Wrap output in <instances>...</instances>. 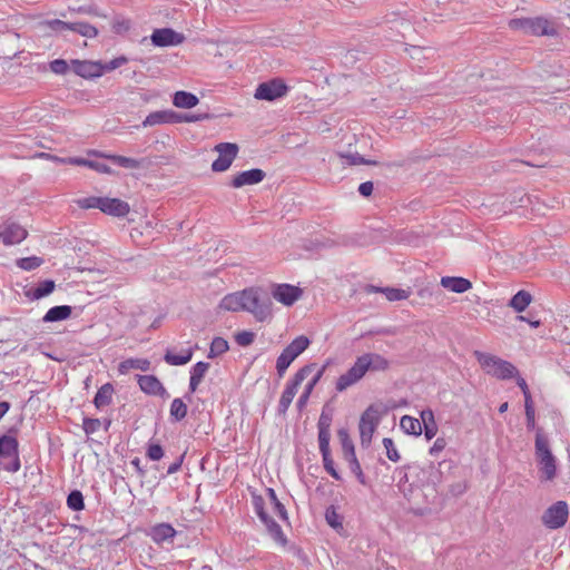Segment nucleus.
<instances>
[{
	"label": "nucleus",
	"instance_id": "f257e3e1",
	"mask_svg": "<svg viewBox=\"0 0 570 570\" xmlns=\"http://www.w3.org/2000/svg\"><path fill=\"white\" fill-rule=\"evenodd\" d=\"M534 458L538 465L539 480L541 482L553 481L558 474L557 458L551 451L549 438L541 428L535 433Z\"/></svg>",
	"mask_w": 570,
	"mask_h": 570
},
{
	"label": "nucleus",
	"instance_id": "f03ea898",
	"mask_svg": "<svg viewBox=\"0 0 570 570\" xmlns=\"http://www.w3.org/2000/svg\"><path fill=\"white\" fill-rule=\"evenodd\" d=\"M243 311L249 312L254 317L264 322L272 316V301L259 288L249 287L240 292Z\"/></svg>",
	"mask_w": 570,
	"mask_h": 570
},
{
	"label": "nucleus",
	"instance_id": "7ed1b4c3",
	"mask_svg": "<svg viewBox=\"0 0 570 570\" xmlns=\"http://www.w3.org/2000/svg\"><path fill=\"white\" fill-rule=\"evenodd\" d=\"M474 356L481 367L487 372V374L492 375L499 380H509L515 377L519 374L518 368L512 363L498 356L480 351H475Z\"/></svg>",
	"mask_w": 570,
	"mask_h": 570
},
{
	"label": "nucleus",
	"instance_id": "20e7f679",
	"mask_svg": "<svg viewBox=\"0 0 570 570\" xmlns=\"http://www.w3.org/2000/svg\"><path fill=\"white\" fill-rule=\"evenodd\" d=\"M511 30H519L532 36H553L556 29L551 22L543 17L513 18L508 23Z\"/></svg>",
	"mask_w": 570,
	"mask_h": 570
},
{
	"label": "nucleus",
	"instance_id": "39448f33",
	"mask_svg": "<svg viewBox=\"0 0 570 570\" xmlns=\"http://www.w3.org/2000/svg\"><path fill=\"white\" fill-rule=\"evenodd\" d=\"M311 344V341L305 335H299L294 338L279 354L276 360V371L282 377L292 362L298 357Z\"/></svg>",
	"mask_w": 570,
	"mask_h": 570
},
{
	"label": "nucleus",
	"instance_id": "423d86ee",
	"mask_svg": "<svg viewBox=\"0 0 570 570\" xmlns=\"http://www.w3.org/2000/svg\"><path fill=\"white\" fill-rule=\"evenodd\" d=\"M315 367H316V364L311 363V364L303 366L295 373L294 377L292 379L291 382L287 383L285 390L283 391V393L281 395L278 406H277L278 414L284 415L287 412L294 396L297 393L298 386L314 371Z\"/></svg>",
	"mask_w": 570,
	"mask_h": 570
},
{
	"label": "nucleus",
	"instance_id": "0eeeda50",
	"mask_svg": "<svg viewBox=\"0 0 570 570\" xmlns=\"http://www.w3.org/2000/svg\"><path fill=\"white\" fill-rule=\"evenodd\" d=\"M568 517V503L566 501H557L543 512L541 521L548 529L556 530L566 524Z\"/></svg>",
	"mask_w": 570,
	"mask_h": 570
},
{
	"label": "nucleus",
	"instance_id": "6e6552de",
	"mask_svg": "<svg viewBox=\"0 0 570 570\" xmlns=\"http://www.w3.org/2000/svg\"><path fill=\"white\" fill-rule=\"evenodd\" d=\"M287 91L288 87L286 83L282 79L275 78L259 83L255 90L254 97L257 100L274 101L284 97Z\"/></svg>",
	"mask_w": 570,
	"mask_h": 570
},
{
	"label": "nucleus",
	"instance_id": "1a4fd4ad",
	"mask_svg": "<svg viewBox=\"0 0 570 570\" xmlns=\"http://www.w3.org/2000/svg\"><path fill=\"white\" fill-rule=\"evenodd\" d=\"M215 151L219 155L212 164V170L215 173L226 171L233 164L238 154V146L233 142H220L215 146Z\"/></svg>",
	"mask_w": 570,
	"mask_h": 570
},
{
	"label": "nucleus",
	"instance_id": "9d476101",
	"mask_svg": "<svg viewBox=\"0 0 570 570\" xmlns=\"http://www.w3.org/2000/svg\"><path fill=\"white\" fill-rule=\"evenodd\" d=\"M377 423V410L373 405H370L362 413L358 424L362 446H368L371 444Z\"/></svg>",
	"mask_w": 570,
	"mask_h": 570
},
{
	"label": "nucleus",
	"instance_id": "9b49d317",
	"mask_svg": "<svg viewBox=\"0 0 570 570\" xmlns=\"http://www.w3.org/2000/svg\"><path fill=\"white\" fill-rule=\"evenodd\" d=\"M253 507L261 519V521L266 525L269 534L275 539L279 540L283 538V531L278 523H276L273 518H271L265 511V501L261 495L253 497Z\"/></svg>",
	"mask_w": 570,
	"mask_h": 570
},
{
	"label": "nucleus",
	"instance_id": "f8f14e48",
	"mask_svg": "<svg viewBox=\"0 0 570 570\" xmlns=\"http://www.w3.org/2000/svg\"><path fill=\"white\" fill-rule=\"evenodd\" d=\"M151 42L156 47L178 46L185 41V36L171 28L155 29L150 36Z\"/></svg>",
	"mask_w": 570,
	"mask_h": 570
},
{
	"label": "nucleus",
	"instance_id": "ddd939ff",
	"mask_svg": "<svg viewBox=\"0 0 570 570\" xmlns=\"http://www.w3.org/2000/svg\"><path fill=\"white\" fill-rule=\"evenodd\" d=\"M18 445L16 438L7 434L0 436V458L2 460H7V458L14 459L13 463L9 466V472H17L20 469Z\"/></svg>",
	"mask_w": 570,
	"mask_h": 570
},
{
	"label": "nucleus",
	"instance_id": "4468645a",
	"mask_svg": "<svg viewBox=\"0 0 570 570\" xmlns=\"http://www.w3.org/2000/svg\"><path fill=\"white\" fill-rule=\"evenodd\" d=\"M365 373L366 371L364 370L363 361H361L358 356L353 366L337 379L336 390L338 392L345 391L347 387L358 382Z\"/></svg>",
	"mask_w": 570,
	"mask_h": 570
},
{
	"label": "nucleus",
	"instance_id": "2eb2a0df",
	"mask_svg": "<svg viewBox=\"0 0 570 570\" xmlns=\"http://www.w3.org/2000/svg\"><path fill=\"white\" fill-rule=\"evenodd\" d=\"M273 297L285 306L293 305L302 295V289L289 284H278L273 286Z\"/></svg>",
	"mask_w": 570,
	"mask_h": 570
},
{
	"label": "nucleus",
	"instance_id": "dca6fc26",
	"mask_svg": "<svg viewBox=\"0 0 570 570\" xmlns=\"http://www.w3.org/2000/svg\"><path fill=\"white\" fill-rule=\"evenodd\" d=\"M266 174L264 170L259 168H253L236 174L230 181V186L234 188H242L244 186L259 184L264 180Z\"/></svg>",
	"mask_w": 570,
	"mask_h": 570
},
{
	"label": "nucleus",
	"instance_id": "f3484780",
	"mask_svg": "<svg viewBox=\"0 0 570 570\" xmlns=\"http://www.w3.org/2000/svg\"><path fill=\"white\" fill-rule=\"evenodd\" d=\"M138 384L142 392L149 395H157L163 399L169 397L167 390L155 375H137Z\"/></svg>",
	"mask_w": 570,
	"mask_h": 570
},
{
	"label": "nucleus",
	"instance_id": "a211bd4d",
	"mask_svg": "<svg viewBox=\"0 0 570 570\" xmlns=\"http://www.w3.org/2000/svg\"><path fill=\"white\" fill-rule=\"evenodd\" d=\"M27 235V230L16 223H9L0 227V239L4 245L19 244Z\"/></svg>",
	"mask_w": 570,
	"mask_h": 570
},
{
	"label": "nucleus",
	"instance_id": "6ab92c4d",
	"mask_svg": "<svg viewBox=\"0 0 570 570\" xmlns=\"http://www.w3.org/2000/svg\"><path fill=\"white\" fill-rule=\"evenodd\" d=\"M73 72L82 78L100 77L104 73V67L100 62L87 60H71Z\"/></svg>",
	"mask_w": 570,
	"mask_h": 570
},
{
	"label": "nucleus",
	"instance_id": "aec40b11",
	"mask_svg": "<svg viewBox=\"0 0 570 570\" xmlns=\"http://www.w3.org/2000/svg\"><path fill=\"white\" fill-rule=\"evenodd\" d=\"M100 210L115 217H125L129 214L130 206L119 198L102 197Z\"/></svg>",
	"mask_w": 570,
	"mask_h": 570
},
{
	"label": "nucleus",
	"instance_id": "412c9836",
	"mask_svg": "<svg viewBox=\"0 0 570 570\" xmlns=\"http://www.w3.org/2000/svg\"><path fill=\"white\" fill-rule=\"evenodd\" d=\"M176 530L169 523H158L150 529L149 535L154 542L161 544L171 541L176 535Z\"/></svg>",
	"mask_w": 570,
	"mask_h": 570
},
{
	"label": "nucleus",
	"instance_id": "4be33fe9",
	"mask_svg": "<svg viewBox=\"0 0 570 570\" xmlns=\"http://www.w3.org/2000/svg\"><path fill=\"white\" fill-rule=\"evenodd\" d=\"M363 361L364 370L367 371H384L389 367V361L376 353H365L360 356Z\"/></svg>",
	"mask_w": 570,
	"mask_h": 570
},
{
	"label": "nucleus",
	"instance_id": "5701e85b",
	"mask_svg": "<svg viewBox=\"0 0 570 570\" xmlns=\"http://www.w3.org/2000/svg\"><path fill=\"white\" fill-rule=\"evenodd\" d=\"M441 285L454 293L461 294L472 287V283L463 277L444 276L441 278Z\"/></svg>",
	"mask_w": 570,
	"mask_h": 570
},
{
	"label": "nucleus",
	"instance_id": "b1692460",
	"mask_svg": "<svg viewBox=\"0 0 570 570\" xmlns=\"http://www.w3.org/2000/svg\"><path fill=\"white\" fill-rule=\"evenodd\" d=\"M72 307L69 305H58L48 309L42 317L43 323H53L68 320L71 316Z\"/></svg>",
	"mask_w": 570,
	"mask_h": 570
},
{
	"label": "nucleus",
	"instance_id": "393cba45",
	"mask_svg": "<svg viewBox=\"0 0 570 570\" xmlns=\"http://www.w3.org/2000/svg\"><path fill=\"white\" fill-rule=\"evenodd\" d=\"M209 363L206 362H197L190 370V379H189V392L194 393L203 379L205 377L207 371L209 370Z\"/></svg>",
	"mask_w": 570,
	"mask_h": 570
},
{
	"label": "nucleus",
	"instance_id": "a878e982",
	"mask_svg": "<svg viewBox=\"0 0 570 570\" xmlns=\"http://www.w3.org/2000/svg\"><path fill=\"white\" fill-rule=\"evenodd\" d=\"M56 284L52 279H45L26 292L30 299H40L50 295L55 291Z\"/></svg>",
	"mask_w": 570,
	"mask_h": 570
},
{
	"label": "nucleus",
	"instance_id": "bb28decb",
	"mask_svg": "<svg viewBox=\"0 0 570 570\" xmlns=\"http://www.w3.org/2000/svg\"><path fill=\"white\" fill-rule=\"evenodd\" d=\"M149 368L150 361L147 358H127L118 364V372L122 375L129 373L130 370L147 372Z\"/></svg>",
	"mask_w": 570,
	"mask_h": 570
},
{
	"label": "nucleus",
	"instance_id": "cd10ccee",
	"mask_svg": "<svg viewBox=\"0 0 570 570\" xmlns=\"http://www.w3.org/2000/svg\"><path fill=\"white\" fill-rule=\"evenodd\" d=\"M332 424V415L330 413H326L325 411L322 412L317 428H318V444H330L331 440V432L330 428Z\"/></svg>",
	"mask_w": 570,
	"mask_h": 570
},
{
	"label": "nucleus",
	"instance_id": "c85d7f7f",
	"mask_svg": "<svg viewBox=\"0 0 570 570\" xmlns=\"http://www.w3.org/2000/svg\"><path fill=\"white\" fill-rule=\"evenodd\" d=\"M199 102L196 95L188 91H176L173 97V104L177 108L190 109Z\"/></svg>",
	"mask_w": 570,
	"mask_h": 570
},
{
	"label": "nucleus",
	"instance_id": "c756f323",
	"mask_svg": "<svg viewBox=\"0 0 570 570\" xmlns=\"http://www.w3.org/2000/svg\"><path fill=\"white\" fill-rule=\"evenodd\" d=\"M422 424L424 426V435L428 440L435 436L438 432V425L434 420V413L431 409H425L421 412Z\"/></svg>",
	"mask_w": 570,
	"mask_h": 570
},
{
	"label": "nucleus",
	"instance_id": "7c9ffc66",
	"mask_svg": "<svg viewBox=\"0 0 570 570\" xmlns=\"http://www.w3.org/2000/svg\"><path fill=\"white\" fill-rule=\"evenodd\" d=\"M114 394V386L110 383L104 384L99 390L97 391L94 404L97 409H101L104 406H107L111 403Z\"/></svg>",
	"mask_w": 570,
	"mask_h": 570
},
{
	"label": "nucleus",
	"instance_id": "2f4dec72",
	"mask_svg": "<svg viewBox=\"0 0 570 570\" xmlns=\"http://www.w3.org/2000/svg\"><path fill=\"white\" fill-rule=\"evenodd\" d=\"M400 428L404 433L410 435L419 436L422 433L421 421L410 415H404L401 417Z\"/></svg>",
	"mask_w": 570,
	"mask_h": 570
},
{
	"label": "nucleus",
	"instance_id": "473e14b6",
	"mask_svg": "<svg viewBox=\"0 0 570 570\" xmlns=\"http://www.w3.org/2000/svg\"><path fill=\"white\" fill-rule=\"evenodd\" d=\"M532 302V296L527 291H519L517 294L512 296L509 302V306L512 307L515 312H523Z\"/></svg>",
	"mask_w": 570,
	"mask_h": 570
},
{
	"label": "nucleus",
	"instance_id": "72a5a7b5",
	"mask_svg": "<svg viewBox=\"0 0 570 570\" xmlns=\"http://www.w3.org/2000/svg\"><path fill=\"white\" fill-rule=\"evenodd\" d=\"M320 451L323 458V464L326 472L333 476L335 480H341V474L334 466V461L331 455L330 444H318Z\"/></svg>",
	"mask_w": 570,
	"mask_h": 570
},
{
	"label": "nucleus",
	"instance_id": "f704fd0d",
	"mask_svg": "<svg viewBox=\"0 0 570 570\" xmlns=\"http://www.w3.org/2000/svg\"><path fill=\"white\" fill-rule=\"evenodd\" d=\"M193 357V350H185L181 354H174L170 350L164 355V361L169 365L180 366L187 364Z\"/></svg>",
	"mask_w": 570,
	"mask_h": 570
},
{
	"label": "nucleus",
	"instance_id": "c9c22d12",
	"mask_svg": "<svg viewBox=\"0 0 570 570\" xmlns=\"http://www.w3.org/2000/svg\"><path fill=\"white\" fill-rule=\"evenodd\" d=\"M219 307L225 311H230V312L243 311L240 292L227 294L220 301Z\"/></svg>",
	"mask_w": 570,
	"mask_h": 570
},
{
	"label": "nucleus",
	"instance_id": "e433bc0d",
	"mask_svg": "<svg viewBox=\"0 0 570 570\" xmlns=\"http://www.w3.org/2000/svg\"><path fill=\"white\" fill-rule=\"evenodd\" d=\"M68 30L86 38H95L98 35V30L96 27L81 21L69 22Z\"/></svg>",
	"mask_w": 570,
	"mask_h": 570
},
{
	"label": "nucleus",
	"instance_id": "4c0bfd02",
	"mask_svg": "<svg viewBox=\"0 0 570 570\" xmlns=\"http://www.w3.org/2000/svg\"><path fill=\"white\" fill-rule=\"evenodd\" d=\"M106 158L109 159L114 165H117V166H120L124 168L138 169L142 166L141 160L126 157V156L108 155V156H106Z\"/></svg>",
	"mask_w": 570,
	"mask_h": 570
},
{
	"label": "nucleus",
	"instance_id": "58836bf2",
	"mask_svg": "<svg viewBox=\"0 0 570 570\" xmlns=\"http://www.w3.org/2000/svg\"><path fill=\"white\" fill-rule=\"evenodd\" d=\"M337 436L342 445L343 458L346 459L348 456L355 455L354 443L350 438L348 431L346 429H340L337 431Z\"/></svg>",
	"mask_w": 570,
	"mask_h": 570
},
{
	"label": "nucleus",
	"instance_id": "ea45409f",
	"mask_svg": "<svg viewBox=\"0 0 570 570\" xmlns=\"http://www.w3.org/2000/svg\"><path fill=\"white\" fill-rule=\"evenodd\" d=\"M338 158L342 160V164H347L350 166L355 165H375L376 161L374 160H367L363 156H361L357 153H337Z\"/></svg>",
	"mask_w": 570,
	"mask_h": 570
},
{
	"label": "nucleus",
	"instance_id": "a19ab883",
	"mask_svg": "<svg viewBox=\"0 0 570 570\" xmlns=\"http://www.w3.org/2000/svg\"><path fill=\"white\" fill-rule=\"evenodd\" d=\"M187 415V405L186 403L177 397L174 399L170 404V416L174 421L179 422L184 420Z\"/></svg>",
	"mask_w": 570,
	"mask_h": 570
},
{
	"label": "nucleus",
	"instance_id": "79ce46f5",
	"mask_svg": "<svg viewBox=\"0 0 570 570\" xmlns=\"http://www.w3.org/2000/svg\"><path fill=\"white\" fill-rule=\"evenodd\" d=\"M228 348H229V345L225 338H223L220 336L214 337L212 341V344H210L208 357L214 358L216 356H219V355L224 354L225 352H227Z\"/></svg>",
	"mask_w": 570,
	"mask_h": 570
},
{
	"label": "nucleus",
	"instance_id": "37998d69",
	"mask_svg": "<svg viewBox=\"0 0 570 570\" xmlns=\"http://www.w3.org/2000/svg\"><path fill=\"white\" fill-rule=\"evenodd\" d=\"M67 505L72 511H81L85 509V500L81 491L72 490L67 497Z\"/></svg>",
	"mask_w": 570,
	"mask_h": 570
},
{
	"label": "nucleus",
	"instance_id": "c03bdc74",
	"mask_svg": "<svg viewBox=\"0 0 570 570\" xmlns=\"http://www.w3.org/2000/svg\"><path fill=\"white\" fill-rule=\"evenodd\" d=\"M325 520L331 528H333L335 530L343 529V523H342L343 518L336 511V508L334 505H331L326 509Z\"/></svg>",
	"mask_w": 570,
	"mask_h": 570
},
{
	"label": "nucleus",
	"instance_id": "a18cd8bd",
	"mask_svg": "<svg viewBox=\"0 0 570 570\" xmlns=\"http://www.w3.org/2000/svg\"><path fill=\"white\" fill-rule=\"evenodd\" d=\"M347 463H348V466H350V470L352 471V473L355 474V476L357 478L358 482L363 485L366 484V479H365V475L362 471V468L360 465V462L356 458V454L355 455H352V456H348L346 459H344Z\"/></svg>",
	"mask_w": 570,
	"mask_h": 570
},
{
	"label": "nucleus",
	"instance_id": "49530a36",
	"mask_svg": "<svg viewBox=\"0 0 570 570\" xmlns=\"http://www.w3.org/2000/svg\"><path fill=\"white\" fill-rule=\"evenodd\" d=\"M42 258L37 256L23 257L17 261V265L24 271H32L42 264Z\"/></svg>",
	"mask_w": 570,
	"mask_h": 570
},
{
	"label": "nucleus",
	"instance_id": "de8ad7c7",
	"mask_svg": "<svg viewBox=\"0 0 570 570\" xmlns=\"http://www.w3.org/2000/svg\"><path fill=\"white\" fill-rule=\"evenodd\" d=\"M165 110H158L150 112L142 121L144 127H151L160 124H165Z\"/></svg>",
	"mask_w": 570,
	"mask_h": 570
},
{
	"label": "nucleus",
	"instance_id": "09e8293b",
	"mask_svg": "<svg viewBox=\"0 0 570 570\" xmlns=\"http://www.w3.org/2000/svg\"><path fill=\"white\" fill-rule=\"evenodd\" d=\"M102 197H85L76 200V204L82 209L98 208L100 209Z\"/></svg>",
	"mask_w": 570,
	"mask_h": 570
},
{
	"label": "nucleus",
	"instance_id": "8fccbe9b",
	"mask_svg": "<svg viewBox=\"0 0 570 570\" xmlns=\"http://www.w3.org/2000/svg\"><path fill=\"white\" fill-rule=\"evenodd\" d=\"M382 293L385 294L386 298L391 302L402 301L407 298V294L404 289L393 288V287H384Z\"/></svg>",
	"mask_w": 570,
	"mask_h": 570
},
{
	"label": "nucleus",
	"instance_id": "3c124183",
	"mask_svg": "<svg viewBox=\"0 0 570 570\" xmlns=\"http://www.w3.org/2000/svg\"><path fill=\"white\" fill-rule=\"evenodd\" d=\"M146 455L151 461H159L164 456V449L158 443H149Z\"/></svg>",
	"mask_w": 570,
	"mask_h": 570
},
{
	"label": "nucleus",
	"instance_id": "603ef678",
	"mask_svg": "<svg viewBox=\"0 0 570 570\" xmlns=\"http://www.w3.org/2000/svg\"><path fill=\"white\" fill-rule=\"evenodd\" d=\"M383 445L386 450L387 458L393 462H397L400 460V454L395 448L393 440L390 438H384Z\"/></svg>",
	"mask_w": 570,
	"mask_h": 570
},
{
	"label": "nucleus",
	"instance_id": "864d4df0",
	"mask_svg": "<svg viewBox=\"0 0 570 570\" xmlns=\"http://www.w3.org/2000/svg\"><path fill=\"white\" fill-rule=\"evenodd\" d=\"M255 333L250 331H242L235 335V342L239 346H248L254 342Z\"/></svg>",
	"mask_w": 570,
	"mask_h": 570
},
{
	"label": "nucleus",
	"instance_id": "5fc2aeb1",
	"mask_svg": "<svg viewBox=\"0 0 570 570\" xmlns=\"http://www.w3.org/2000/svg\"><path fill=\"white\" fill-rule=\"evenodd\" d=\"M101 426L99 419L85 417L82 422L83 431L87 435L96 433Z\"/></svg>",
	"mask_w": 570,
	"mask_h": 570
},
{
	"label": "nucleus",
	"instance_id": "6e6d98bb",
	"mask_svg": "<svg viewBox=\"0 0 570 570\" xmlns=\"http://www.w3.org/2000/svg\"><path fill=\"white\" fill-rule=\"evenodd\" d=\"M43 26L49 28L52 31L56 32H63L68 30L69 22L62 21L60 19H53V20H47L43 22Z\"/></svg>",
	"mask_w": 570,
	"mask_h": 570
},
{
	"label": "nucleus",
	"instance_id": "4d7b16f0",
	"mask_svg": "<svg viewBox=\"0 0 570 570\" xmlns=\"http://www.w3.org/2000/svg\"><path fill=\"white\" fill-rule=\"evenodd\" d=\"M50 69L57 75H65L69 69V65L63 59H56L50 62Z\"/></svg>",
	"mask_w": 570,
	"mask_h": 570
},
{
	"label": "nucleus",
	"instance_id": "13d9d810",
	"mask_svg": "<svg viewBox=\"0 0 570 570\" xmlns=\"http://www.w3.org/2000/svg\"><path fill=\"white\" fill-rule=\"evenodd\" d=\"M446 446V441L444 438H438L433 445L431 446L430 449V454L435 456L438 455L440 452H442Z\"/></svg>",
	"mask_w": 570,
	"mask_h": 570
},
{
	"label": "nucleus",
	"instance_id": "bf43d9fd",
	"mask_svg": "<svg viewBox=\"0 0 570 570\" xmlns=\"http://www.w3.org/2000/svg\"><path fill=\"white\" fill-rule=\"evenodd\" d=\"M165 124H179L183 122V114L173 110H165Z\"/></svg>",
	"mask_w": 570,
	"mask_h": 570
},
{
	"label": "nucleus",
	"instance_id": "052dcab7",
	"mask_svg": "<svg viewBox=\"0 0 570 570\" xmlns=\"http://www.w3.org/2000/svg\"><path fill=\"white\" fill-rule=\"evenodd\" d=\"M127 61V59L125 57H118V58H115L112 60H110L109 62L102 65L104 67V72L105 71H111V70H115L116 68L120 67L121 65H124L125 62Z\"/></svg>",
	"mask_w": 570,
	"mask_h": 570
},
{
	"label": "nucleus",
	"instance_id": "680f3d73",
	"mask_svg": "<svg viewBox=\"0 0 570 570\" xmlns=\"http://www.w3.org/2000/svg\"><path fill=\"white\" fill-rule=\"evenodd\" d=\"M314 387H312L311 385H306L305 386V390L304 392L302 393V395L298 397V401L296 403L298 410H303V407L306 405L307 401H308V397L312 393Z\"/></svg>",
	"mask_w": 570,
	"mask_h": 570
},
{
	"label": "nucleus",
	"instance_id": "e2e57ef3",
	"mask_svg": "<svg viewBox=\"0 0 570 570\" xmlns=\"http://www.w3.org/2000/svg\"><path fill=\"white\" fill-rule=\"evenodd\" d=\"M373 188L372 181H364L358 186V193L364 197H368L372 195Z\"/></svg>",
	"mask_w": 570,
	"mask_h": 570
},
{
	"label": "nucleus",
	"instance_id": "0e129e2a",
	"mask_svg": "<svg viewBox=\"0 0 570 570\" xmlns=\"http://www.w3.org/2000/svg\"><path fill=\"white\" fill-rule=\"evenodd\" d=\"M208 118V115L206 114H198V115H194V114H183V122H196V121H200L203 119H206Z\"/></svg>",
	"mask_w": 570,
	"mask_h": 570
},
{
	"label": "nucleus",
	"instance_id": "69168bd1",
	"mask_svg": "<svg viewBox=\"0 0 570 570\" xmlns=\"http://www.w3.org/2000/svg\"><path fill=\"white\" fill-rule=\"evenodd\" d=\"M129 28H130V24H129V21H127V20H116L112 23V29L117 33H120L122 31H127V30H129Z\"/></svg>",
	"mask_w": 570,
	"mask_h": 570
},
{
	"label": "nucleus",
	"instance_id": "338daca9",
	"mask_svg": "<svg viewBox=\"0 0 570 570\" xmlns=\"http://www.w3.org/2000/svg\"><path fill=\"white\" fill-rule=\"evenodd\" d=\"M184 458H185V454H181L175 462H173L167 469V474H174V473L178 472L181 468Z\"/></svg>",
	"mask_w": 570,
	"mask_h": 570
},
{
	"label": "nucleus",
	"instance_id": "774afa93",
	"mask_svg": "<svg viewBox=\"0 0 570 570\" xmlns=\"http://www.w3.org/2000/svg\"><path fill=\"white\" fill-rule=\"evenodd\" d=\"M525 417H527V428L528 429H534L535 426V411L534 409L525 410Z\"/></svg>",
	"mask_w": 570,
	"mask_h": 570
}]
</instances>
